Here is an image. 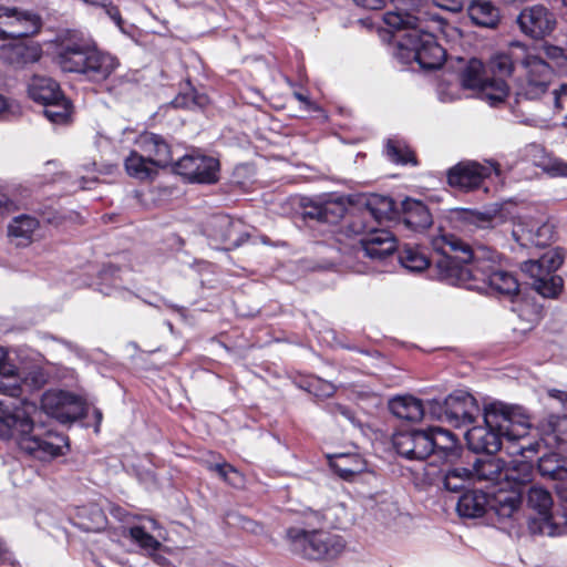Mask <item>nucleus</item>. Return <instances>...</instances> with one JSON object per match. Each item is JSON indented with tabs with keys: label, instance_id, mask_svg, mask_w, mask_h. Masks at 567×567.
<instances>
[{
	"label": "nucleus",
	"instance_id": "1",
	"mask_svg": "<svg viewBox=\"0 0 567 567\" xmlns=\"http://www.w3.org/2000/svg\"><path fill=\"white\" fill-rule=\"evenodd\" d=\"M85 410V402L80 395L49 390L42 394L40 409L32 402H23L13 412H3L0 422L21 451L45 461L61 455L68 443L63 435L45 427L40 420L41 414L69 423L84 416Z\"/></svg>",
	"mask_w": 567,
	"mask_h": 567
},
{
	"label": "nucleus",
	"instance_id": "2",
	"mask_svg": "<svg viewBox=\"0 0 567 567\" xmlns=\"http://www.w3.org/2000/svg\"><path fill=\"white\" fill-rule=\"evenodd\" d=\"M434 245L441 251L436 260L440 278L447 284L508 298L518 293L516 277L497 269L498 255L495 251L485 247L472 250L454 236H442Z\"/></svg>",
	"mask_w": 567,
	"mask_h": 567
},
{
	"label": "nucleus",
	"instance_id": "3",
	"mask_svg": "<svg viewBox=\"0 0 567 567\" xmlns=\"http://www.w3.org/2000/svg\"><path fill=\"white\" fill-rule=\"evenodd\" d=\"M484 426H473L465 433L468 447L476 453L493 454L505 449L509 455L530 458L546 446L537 430H532L527 415L519 406L492 402L484 406Z\"/></svg>",
	"mask_w": 567,
	"mask_h": 567
},
{
	"label": "nucleus",
	"instance_id": "4",
	"mask_svg": "<svg viewBox=\"0 0 567 567\" xmlns=\"http://www.w3.org/2000/svg\"><path fill=\"white\" fill-rule=\"evenodd\" d=\"M394 9L383 16L384 23L398 32L396 59L409 64L417 62L422 69L440 68L445 52L434 35L425 30L424 21L415 14L419 0H391Z\"/></svg>",
	"mask_w": 567,
	"mask_h": 567
},
{
	"label": "nucleus",
	"instance_id": "5",
	"mask_svg": "<svg viewBox=\"0 0 567 567\" xmlns=\"http://www.w3.org/2000/svg\"><path fill=\"white\" fill-rule=\"evenodd\" d=\"M55 60L64 72H78L95 82L106 80L118 66L115 56L97 50L95 42L79 33L63 40Z\"/></svg>",
	"mask_w": 567,
	"mask_h": 567
},
{
	"label": "nucleus",
	"instance_id": "6",
	"mask_svg": "<svg viewBox=\"0 0 567 567\" xmlns=\"http://www.w3.org/2000/svg\"><path fill=\"white\" fill-rule=\"evenodd\" d=\"M291 549L313 560L333 559L344 549L343 538L324 529L291 527L286 533Z\"/></svg>",
	"mask_w": 567,
	"mask_h": 567
},
{
	"label": "nucleus",
	"instance_id": "7",
	"mask_svg": "<svg viewBox=\"0 0 567 567\" xmlns=\"http://www.w3.org/2000/svg\"><path fill=\"white\" fill-rule=\"evenodd\" d=\"M553 79L551 66L529 51L517 73L515 94L519 100H538L548 91Z\"/></svg>",
	"mask_w": 567,
	"mask_h": 567
},
{
	"label": "nucleus",
	"instance_id": "8",
	"mask_svg": "<svg viewBox=\"0 0 567 567\" xmlns=\"http://www.w3.org/2000/svg\"><path fill=\"white\" fill-rule=\"evenodd\" d=\"M563 256L556 249L544 252L538 259L527 260L522 270L533 279L535 290L544 297H555L561 289L563 280L555 275L561 266Z\"/></svg>",
	"mask_w": 567,
	"mask_h": 567
},
{
	"label": "nucleus",
	"instance_id": "9",
	"mask_svg": "<svg viewBox=\"0 0 567 567\" xmlns=\"http://www.w3.org/2000/svg\"><path fill=\"white\" fill-rule=\"evenodd\" d=\"M350 230L357 235H363L359 243L358 255L371 260H383L391 256L396 249L394 236L386 229H372L365 234V227L361 218L352 220L349 225Z\"/></svg>",
	"mask_w": 567,
	"mask_h": 567
},
{
	"label": "nucleus",
	"instance_id": "10",
	"mask_svg": "<svg viewBox=\"0 0 567 567\" xmlns=\"http://www.w3.org/2000/svg\"><path fill=\"white\" fill-rule=\"evenodd\" d=\"M175 171L192 183L213 184L218 181L219 162L197 152L186 154L175 163Z\"/></svg>",
	"mask_w": 567,
	"mask_h": 567
},
{
	"label": "nucleus",
	"instance_id": "11",
	"mask_svg": "<svg viewBox=\"0 0 567 567\" xmlns=\"http://www.w3.org/2000/svg\"><path fill=\"white\" fill-rule=\"evenodd\" d=\"M499 175L498 164L493 162H461L449 171L447 181L453 187L463 190L478 188L492 174Z\"/></svg>",
	"mask_w": 567,
	"mask_h": 567
},
{
	"label": "nucleus",
	"instance_id": "12",
	"mask_svg": "<svg viewBox=\"0 0 567 567\" xmlns=\"http://www.w3.org/2000/svg\"><path fill=\"white\" fill-rule=\"evenodd\" d=\"M513 237L522 247H546L555 237L554 226L543 218L522 217L515 223Z\"/></svg>",
	"mask_w": 567,
	"mask_h": 567
},
{
	"label": "nucleus",
	"instance_id": "13",
	"mask_svg": "<svg viewBox=\"0 0 567 567\" xmlns=\"http://www.w3.org/2000/svg\"><path fill=\"white\" fill-rule=\"evenodd\" d=\"M520 31L532 39H543L550 34L556 19L545 6L534 4L520 11L517 17Z\"/></svg>",
	"mask_w": 567,
	"mask_h": 567
},
{
	"label": "nucleus",
	"instance_id": "14",
	"mask_svg": "<svg viewBox=\"0 0 567 567\" xmlns=\"http://www.w3.org/2000/svg\"><path fill=\"white\" fill-rule=\"evenodd\" d=\"M444 414L454 426L473 423L480 414L476 399L464 390H456L444 400Z\"/></svg>",
	"mask_w": 567,
	"mask_h": 567
},
{
	"label": "nucleus",
	"instance_id": "15",
	"mask_svg": "<svg viewBox=\"0 0 567 567\" xmlns=\"http://www.w3.org/2000/svg\"><path fill=\"white\" fill-rule=\"evenodd\" d=\"M244 224L239 219H234L228 215L213 216L207 226V235L227 248H236L246 240V234L243 230Z\"/></svg>",
	"mask_w": 567,
	"mask_h": 567
},
{
	"label": "nucleus",
	"instance_id": "16",
	"mask_svg": "<svg viewBox=\"0 0 567 567\" xmlns=\"http://www.w3.org/2000/svg\"><path fill=\"white\" fill-rule=\"evenodd\" d=\"M527 504L539 515L542 520L539 530L542 534L556 536L561 533L558 528V515H553L550 512L553 506V498L547 489L540 486H532L528 489Z\"/></svg>",
	"mask_w": 567,
	"mask_h": 567
},
{
	"label": "nucleus",
	"instance_id": "17",
	"mask_svg": "<svg viewBox=\"0 0 567 567\" xmlns=\"http://www.w3.org/2000/svg\"><path fill=\"white\" fill-rule=\"evenodd\" d=\"M396 452L409 460H424L431 455V443L426 431L402 432L393 436Z\"/></svg>",
	"mask_w": 567,
	"mask_h": 567
},
{
	"label": "nucleus",
	"instance_id": "18",
	"mask_svg": "<svg viewBox=\"0 0 567 567\" xmlns=\"http://www.w3.org/2000/svg\"><path fill=\"white\" fill-rule=\"evenodd\" d=\"M529 51L530 50L525 44L512 42L506 50L492 55L489 59V69L494 74L501 78L508 76L516 68L519 71Z\"/></svg>",
	"mask_w": 567,
	"mask_h": 567
},
{
	"label": "nucleus",
	"instance_id": "19",
	"mask_svg": "<svg viewBox=\"0 0 567 567\" xmlns=\"http://www.w3.org/2000/svg\"><path fill=\"white\" fill-rule=\"evenodd\" d=\"M123 535H128L135 544L148 554H153L159 549V539L166 538L163 528L152 518L145 519L144 524L141 526H133L125 529Z\"/></svg>",
	"mask_w": 567,
	"mask_h": 567
},
{
	"label": "nucleus",
	"instance_id": "20",
	"mask_svg": "<svg viewBox=\"0 0 567 567\" xmlns=\"http://www.w3.org/2000/svg\"><path fill=\"white\" fill-rule=\"evenodd\" d=\"M136 147L158 168L167 166L172 161V151L167 142L155 133H143L136 140Z\"/></svg>",
	"mask_w": 567,
	"mask_h": 567
},
{
	"label": "nucleus",
	"instance_id": "21",
	"mask_svg": "<svg viewBox=\"0 0 567 567\" xmlns=\"http://www.w3.org/2000/svg\"><path fill=\"white\" fill-rule=\"evenodd\" d=\"M40 233V221L30 215L14 217L8 226V236L11 243L18 247H27L32 244Z\"/></svg>",
	"mask_w": 567,
	"mask_h": 567
},
{
	"label": "nucleus",
	"instance_id": "22",
	"mask_svg": "<svg viewBox=\"0 0 567 567\" xmlns=\"http://www.w3.org/2000/svg\"><path fill=\"white\" fill-rule=\"evenodd\" d=\"M28 95L39 104H48L62 99L63 92L59 83L47 75H33L28 82Z\"/></svg>",
	"mask_w": 567,
	"mask_h": 567
},
{
	"label": "nucleus",
	"instance_id": "23",
	"mask_svg": "<svg viewBox=\"0 0 567 567\" xmlns=\"http://www.w3.org/2000/svg\"><path fill=\"white\" fill-rule=\"evenodd\" d=\"M1 59L14 66H24L35 63L41 59L42 50L37 43H16L3 45L0 52Z\"/></svg>",
	"mask_w": 567,
	"mask_h": 567
},
{
	"label": "nucleus",
	"instance_id": "24",
	"mask_svg": "<svg viewBox=\"0 0 567 567\" xmlns=\"http://www.w3.org/2000/svg\"><path fill=\"white\" fill-rule=\"evenodd\" d=\"M124 167L130 177L141 182L153 179L158 172V167L140 150L130 152L124 159Z\"/></svg>",
	"mask_w": 567,
	"mask_h": 567
},
{
	"label": "nucleus",
	"instance_id": "25",
	"mask_svg": "<svg viewBox=\"0 0 567 567\" xmlns=\"http://www.w3.org/2000/svg\"><path fill=\"white\" fill-rule=\"evenodd\" d=\"M522 504V491L512 488L505 491L499 488L489 499V508L495 512L499 518H511L518 512Z\"/></svg>",
	"mask_w": 567,
	"mask_h": 567
},
{
	"label": "nucleus",
	"instance_id": "26",
	"mask_svg": "<svg viewBox=\"0 0 567 567\" xmlns=\"http://www.w3.org/2000/svg\"><path fill=\"white\" fill-rule=\"evenodd\" d=\"M403 221L413 230H424L432 224V216L427 207L421 202L406 198L402 203Z\"/></svg>",
	"mask_w": 567,
	"mask_h": 567
},
{
	"label": "nucleus",
	"instance_id": "27",
	"mask_svg": "<svg viewBox=\"0 0 567 567\" xmlns=\"http://www.w3.org/2000/svg\"><path fill=\"white\" fill-rule=\"evenodd\" d=\"M489 506V498L480 491H468L464 493L456 504V511L460 516L466 518L482 517Z\"/></svg>",
	"mask_w": 567,
	"mask_h": 567
},
{
	"label": "nucleus",
	"instance_id": "28",
	"mask_svg": "<svg viewBox=\"0 0 567 567\" xmlns=\"http://www.w3.org/2000/svg\"><path fill=\"white\" fill-rule=\"evenodd\" d=\"M330 466L346 481H353L354 477L367 470V462L358 454H339L330 457Z\"/></svg>",
	"mask_w": 567,
	"mask_h": 567
},
{
	"label": "nucleus",
	"instance_id": "29",
	"mask_svg": "<svg viewBox=\"0 0 567 567\" xmlns=\"http://www.w3.org/2000/svg\"><path fill=\"white\" fill-rule=\"evenodd\" d=\"M390 411L399 419L417 422L424 415L422 401L412 395L393 398L389 402Z\"/></svg>",
	"mask_w": 567,
	"mask_h": 567
},
{
	"label": "nucleus",
	"instance_id": "30",
	"mask_svg": "<svg viewBox=\"0 0 567 567\" xmlns=\"http://www.w3.org/2000/svg\"><path fill=\"white\" fill-rule=\"evenodd\" d=\"M471 20L480 27L495 28L501 19L499 10L491 1L476 0L468 7Z\"/></svg>",
	"mask_w": 567,
	"mask_h": 567
},
{
	"label": "nucleus",
	"instance_id": "31",
	"mask_svg": "<svg viewBox=\"0 0 567 567\" xmlns=\"http://www.w3.org/2000/svg\"><path fill=\"white\" fill-rule=\"evenodd\" d=\"M504 467L498 458L477 460L471 470L473 482L499 484L503 481Z\"/></svg>",
	"mask_w": 567,
	"mask_h": 567
},
{
	"label": "nucleus",
	"instance_id": "32",
	"mask_svg": "<svg viewBox=\"0 0 567 567\" xmlns=\"http://www.w3.org/2000/svg\"><path fill=\"white\" fill-rule=\"evenodd\" d=\"M533 470L529 462L526 461H512L504 467L503 481L508 486L520 491V487L528 483L532 478Z\"/></svg>",
	"mask_w": 567,
	"mask_h": 567
},
{
	"label": "nucleus",
	"instance_id": "33",
	"mask_svg": "<svg viewBox=\"0 0 567 567\" xmlns=\"http://www.w3.org/2000/svg\"><path fill=\"white\" fill-rule=\"evenodd\" d=\"M426 432L430 437L431 454L437 453L446 457L455 451L456 440L452 432L442 427H430Z\"/></svg>",
	"mask_w": 567,
	"mask_h": 567
},
{
	"label": "nucleus",
	"instance_id": "34",
	"mask_svg": "<svg viewBox=\"0 0 567 567\" xmlns=\"http://www.w3.org/2000/svg\"><path fill=\"white\" fill-rule=\"evenodd\" d=\"M460 79L463 89L476 91L486 81L483 63L477 59H471L462 70Z\"/></svg>",
	"mask_w": 567,
	"mask_h": 567
},
{
	"label": "nucleus",
	"instance_id": "35",
	"mask_svg": "<svg viewBox=\"0 0 567 567\" xmlns=\"http://www.w3.org/2000/svg\"><path fill=\"white\" fill-rule=\"evenodd\" d=\"M457 219L472 229H488L494 227L495 214L489 212H478L472 209H462L457 213Z\"/></svg>",
	"mask_w": 567,
	"mask_h": 567
},
{
	"label": "nucleus",
	"instance_id": "36",
	"mask_svg": "<svg viewBox=\"0 0 567 567\" xmlns=\"http://www.w3.org/2000/svg\"><path fill=\"white\" fill-rule=\"evenodd\" d=\"M476 91L480 99L487 102L489 105L495 106L506 99L508 94V86L503 80H486L485 83Z\"/></svg>",
	"mask_w": 567,
	"mask_h": 567
},
{
	"label": "nucleus",
	"instance_id": "37",
	"mask_svg": "<svg viewBox=\"0 0 567 567\" xmlns=\"http://www.w3.org/2000/svg\"><path fill=\"white\" fill-rule=\"evenodd\" d=\"M401 265L409 271L421 272L425 270L429 265V258L419 248L405 247L400 254Z\"/></svg>",
	"mask_w": 567,
	"mask_h": 567
},
{
	"label": "nucleus",
	"instance_id": "38",
	"mask_svg": "<svg viewBox=\"0 0 567 567\" xmlns=\"http://www.w3.org/2000/svg\"><path fill=\"white\" fill-rule=\"evenodd\" d=\"M538 470L543 476L557 480L563 478L567 474L564 461L558 454H544L538 461Z\"/></svg>",
	"mask_w": 567,
	"mask_h": 567
},
{
	"label": "nucleus",
	"instance_id": "39",
	"mask_svg": "<svg viewBox=\"0 0 567 567\" xmlns=\"http://www.w3.org/2000/svg\"><path fill=\"white\" fill-rule=\"evenodd\" d=\"M320 203L323 223L334 224L346 214L347 205L341 196L329 197Z\"/></svg>",
	"mask_w": 567,
	"mask_h": 567
},
{
	"label": "nucleus",
	"instance_id": "40",
	"mask_svg": "<svg viewBox=\"0 0 567 567\" xmlns=\"http://www.w3.org/2000/svg\"><path fill=\"white\" fill-rule=\"evenodd\" d=\"M44 115L47 118L54 124H64L69 121L71 115V104L70 101L62 95L61 100L54 102H48V104H43Z\"/></svg>",
	"mask_w": 567,
	"mask_h": 567
},
{
	"label": "nucleus",
	"instance_id": "41",
	"mask_svg": "<svg viewBox=\"0 0 567 567\" xmlns=\"http://www.w3.org/2000/svg\"><path fill=\"white\" fill-rule=\"evenodd\" d=\"M22 375L10 364L9 371L0 372V393L19 396L22 393Z\"/></svg>",
	"mask_w": 567,
	"mask_h": 567
},
{
	"label": "nucleus",
	"instance_id": "42",
	"mask_svg": "<svg viewBox=\"0 0 567 567\" xmlns=\"http://www.w3.org/2000/svg\"><path fill=\"white\" fill-rule=\"evenodd\" d=\"M470 482H473L471 470L455 467L447 471L443 478L444 487L451 492H458Z\"/></svg>",
	"mask_w": 567,
	"mask_h": 567
},
{
	"label": "nucleus",
	"instance_id": "43",
	"mask_svg": "<svg viewBox=\"0 0 567 567\" xmlns=\"http://www.w3.org/2000/svg\"><path fill=\"white\" fill-rule=\"evenodd\" d=\"M393 210V200L384 196H373L369 199L363 215L374 217L377 220L388 218Z\"/></svg>",
	"mask_w": 567,
	"mask_h": 567
},
{
	"label": "nucleus",
	"instance_id": "44",
	"mask_svg": "<svg viewBox=\"0 0 567 567\" xmlns=\"http://www.w3.org/2000/svg\"><path fill=\"white\" fill-rule=\"evenodd\" d=\"M388 157L398 164L415 163L412 151L404 142L399 140H389L386 143Z\"/></svg>",
	"mask_w": 567,
	"mask_h": 567
},
{
	"label": "nucleus",
	"instance_id": "45",
	"mask_svg": "<svg viewBox=\"0 0 567 567\" xmlns=\"http://www.w3.org/2000/svg\"><path fill=\"white\" fill-rule=\"evenodd\" d=\"M208 468L215 471L231 486L240 487L244 485V476L228 463L210 464Z\"/></svg>",
	"mask_w": 567,
	"mask_h": 567
},
{
	"label": "nucleus",
	"instance_id": "46",
	"mask_svg": "<svg viewBox=\"0 0 567 567\" xmlns=\"http://www.w3.org/2000/svg\"><path fill=\"white\" fill-rule=\"evenodd\" d=\"M207 103L205 95L197 94L193 89L189 92L179 93L173 101L175 107L193 109L203 107Z\"/></svg>",
	"mask_w": 567,
	"mask_h": 567
},
{
	"label": "nucleus",
	"instance_id": "47",
	"mask_svg": "<svg viewBox=\"0 0 567 567\" xmlns=\"http://www.w3.org/2000/svg\"><path fill=\"white\" fill-rule=\"evenodd\" d=\"M540 167L550 177H567V162L560 158H549Z\"/></svg>",
	"mask_w": 567,
	"mask_h": 567
},
{
	"label": "nucleus",
	"instance_id": "48",
	"mask_svg": "<svg viewBox=\"0 0 567 567\" xmlns=\"http://www.w3.org/2000/svg\"><path fill=\"white\" fill-rule=\"evenodd\" d=\"M548 425L557 442L567 443V416H550Z\"/></svg>",
	"mask_w": 567,
	"mask_h": 567
},
{
	"label": "nucleus",
	"instance_id": "49",
	"mask_svg": "<svg viewBox=\"0 0 567 567\" xmlns=\"http://www.w3.org/2000/svg\"><path fill=\"white\" fill-rule=\"evenodd\" d=\"M48 375L41 368L32 369L28 375L22 378V385L31 389H39L47 383Z\"/></svg>",
	"mask_w": 567,
	"mask_h": 567
},
{
	"label": "nucleus",
	"instance_id": "50",
	"mask_svg": "<svg viewBox=\"0 0 567 567\" xmlns=\"http://www.w3.org/2000/svg\"><path fill=\"white\" fill-rule=\"evenodd\" d=\"M437 93L440 100L445 103L453 102L461 97V90L457 84L445 85L442 83L439 86Z\"/></svg>",
	"mask_w": 567,
	"mask_h": 567
},
{
	"label": "nucleus",
	"instance_id": "51",
	"mask_svg": "<svg viewBox=\"0 0 567 567\" xmlns=\"http://www.w3.org/2000/svg\"><path fill=\"white\" fill-rule=\"evenodd\" d=\"M346 509L343 505H336L328 508L324 513H313L312 516L318 524H324L330 516H339L340 514H344Z\"/></svg>",
	"mask_w": 567,
	"mask_h": 567
},
{
	"label": "nucleus",
	"instance_id": "52",
	"mask_svg": "<svg viewBox=\"0 0 567 567\" xmlns=\"http://www.w3.org/2000/svg\"><path fill=\"white\" fill-rule=\"evenodd\" d=\"M435 6L442 8L444 10L451 12H460L464 4L465 0H432Z\"/></svg>",
	"mask_w": 567,
	"mask_h": 567
},
{
	"label": "nucleus",
	"instance_id": "53",
	"mask_svg": "<svg viewBox=\"0 0 567 567\" xmlns=\"http://www.w3.org/2000/svg\"><path fill=\"white\" fill-rule=\"evenodd\" d=\"M305 216L322 221L321 203L315 202L306 206Z\"/></svg>",
	"mask_w": 567,
	"mask_h": 567
},
{
	"label": "nucleus",
	"instance_id": "54",
	"mask_svg": "<svg viewBox=\"0 0 567 567\" xmlns=\"http://www.w3.org/2000/svg\"><path fill=\"white\" fill-rule=\"evenodd\" d=\"M398 512V507L392 502H383L378 512L377 515H379L382 519H386L388 517H391L395 515Z\"/></svg>",
	"mask_w": 567,
	"mask_h": 567
},
{
	"label": "nucleus",
	"instance_id": "55",
	"mask_svg": "<svg viewBox=\"0 0 567 567\" xmlns=\"http://www.w3.org/2000/svg\"><path fill=\"white\" fill-rule=\"evenodd\" d=\"M555 94V107L558 110L563 109L561 102L567 100V84H563L558 91L554 92ZM564 125L567 126V116L565 117Z\"/></svg>",
	"mask_w": 567,
	"mask_h": 567
},
{
	"label": "nucleus",
	"instance_id": "56",
	"mask_svg": "<svg viewBox=\"0 0 567 567\" xmlns=\"http://www.w3.org/2000/svg\"><path fill=\"white\" fill-rule=\"evenodd\" d=\"M318 383H319V388L316 392V395L330 396L334 393L336 388L332 383L327 382V381H321V380H319Z\"/></svg>",
	"mask_w": 567,
	"mask_h": 567
},
{
	"label": "nucleus",
	"instance_id": "57",
	"mask_svg": "<svg viewBox=\"0 0 567 567\" xmlns=\"http://www.w3.org/2000/svg\"><path fill=\"white\" fill-rule=\"evenodd\" d=\"M357 6H360L365 9L370 10H379L381 9L385 0H353Z\"/></svg>",
	"mask_w": 567,
	"mask_h": 567
},
{
	"label": "nucleus",
	"instance_id": "58",
	"mask_svg": "<svg viewBox=\"0 0 567 567\" xmlns=\"http://www.w3.org/2000/svg\"><path fill=\"white\" fill-rule=\"evenodd\" d=\"M549 396L558 400L559 402H561V404L567 408V391H561V390H556V389H553V390H549L548 392Z\"/></svg>",
	"mask_w": 567,
	"mask_h": 567
},
{
	"label": "nucleus",
	"instance_id": "59",
	"mask_svg": "<svg viewBox=\"0 0 567 567\" xmlns=\"http://www.w3.org/2000/svg\"><path fill=\"white\" fill-rule=\"evenodd\" d=\"M10 363L6 361V352L3 349L0 348V372L1 371H9Z\"/></svg>",
	"mask_w": 567,
	"mask_h": 567
},
{
	"label": "nucleus",
	"instance_id": "60",
	"mask_svg": "<svg viewBox=\"0 0 567 567\" xmlns=\"http://www.w3.org/2000/svg\"><path fill=\"white\" fill-rule=\"evenodd\" d=\"M93 415H94V419L96 421L95 432L97 433L100 431V424H101L102 419H103L102 411L100 409H94L93 410Z\"/></svg>",
	"mask_w": 567,
	"mask_h": 567
},
{
	"label": "nucleus",
	"instance_id": "61",
	"mask_svg": "<svg viewBox=\"0 0 567 567\" xmlns=\"http://www.w3.org/2000/svg\"><path fill=\"white\" fill-rule=\"evenodd\" d=\"M10 109V101L2 94H0V113Z\"/></svg>",
	"mask_w": 567,
	"mask_h": 567
},
{
	"label": "nucleus",
	"instance_id": "62",
	"mask_svg": "<svg viewBox=\"0 0 567 567\" xmlns=\"http://www.w3.org/2000/svg\"><path fill=\"white\" fill-rule=\"evenodd\" d=\"M85 3L93 4V6H105L109 0H82Z\"/></svg>",
	"mask_w": 567,
	"mask_h": 567
},
{
	"label": "nucleus",
	"instance_id": "63",
	"mask_svg": "<svg viewBox=\"0 0 567 567\" xmlns=\"http://www.w3.org/2000/svg\"><path fill=\"white\" fill-rule=\"evenodd\" d=\"M295 97H296L297 100H299L300 102H303V103L309 104V101H308L307 96H305V95H303V94H301V93L296 92V93H295Z\"/></svg>",
	"mask_w": 567,
	"mask_h": 567
},
{
	"label": "nucleus",
	"instance_id": "64",
	"mask_svg": "<svg viewBox=\"0 0 567 567\" xmlns=\"http://www.w3.org/2000/svg\"><path fill=\"white\" fill-rule=\"evenodd\" d=\"M561 497H563V499L565 502V505H564V511H565L564 517H565V523H567V493H565Z\"/></svg>",
	"mask_w": 567,
	"mask_h": 567
}]
</instances>
